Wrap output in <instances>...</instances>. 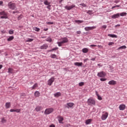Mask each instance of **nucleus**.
Segmentation results:
<instances>
[{"label":"nucleus","mask_w":127,"mask_h":127,"mask_svg":"<svg viewBox=\"0 0 127 127\" xmlns=\"http://www.w3.org/2000/svg\"><path fill=\"white\" fill-rule=\"evenodd\" d=\"M88 106H96V101L93 98H89L87 100Z\"/></svg>","instance_id":"1"},{"label":"nucleus","mask_w":127,"mask_h":127,"mask_svg":"<svg viewBox=\"0 0 127 127\" xmlns=\"http://www.w3.org/2000/svg\"><path fill=\"white\" fill-rule=\"evenodd\" d=\"M7 5L8 8H10V9H12L13 10H14V9H16V6L15 5V3H14L9 2L8 3Z\"/></svg>","instance_id":"2"},{"label":"nucleus","mask_w":127,"mask_h":127,"mask_svg":"<svg viewBox=\"0 0 127 127\" xmlns=\"http://www.w3.org/2000/svg\"><path fill=\"white\" fill-rule=\"evenodd\" d=\"M54 109L53 108L46 109L44 112L45 115H50L51 113H53Z\"/></svg>","instance_id":"3"},{"label":"nucleus","mask_w":127,"mask_h":127,"mask_svg":"<svg viewBox=\"0 0 127 127\" xmlns=\"http://www.w3.org/2000/svg\"><path fill=\"white\" fill-rule=\"evenodd\" d=\"M109 117V113L108 112H105L104 114H102L101 116V120L102 121H106Z\"/></svg>","instance_id":"4"},{"label":"nucleus","mask_w":127,"mask_h":127,"mask_svg":"<svg viewBox=\"0 0 127 127\" xmlns=\"http://www.w3.org/2000/svg\"><path fill=\"white\" fill-rule=\"evenodd\" d=\"M0 15H3L0 17V18H5V19L7 18V14H6V12H5L4 11L0 12Z\"/></svg>","instance_id":"5"},{"label":"nucleus","mask_w":127,"mask_h":127,"mask_svg":"<svg viewBox=\"0 0 127 127\" xmlns=\"http://www.w3.org/2000/svg\"><path fill=\"white\" fill-rule=\"evenodd\" d=\"M55 78L54 77H51L49 80L47 81V84L48 86H51L52 84H53V82H54Z\"/></svg>","instance_id":"6"},{"label":"nucleus","mask_w":127,"mask_h":127,"mask_svg":"<svg viewBox=\"0 0 127 127\" xmlns=\"http://www.w3.org/2000/svg\"><path fill=\"white\" fill-rule=\"evenodd\" d=\"M97 76L98 77H100V78H104V77L106 76V73H105L104 71L98 72L97 74Z\"/></svg>","instance_id":"7"},{"label":"nucleus","mask_w":127,"mask_h":127,"mask_svg":"<svg viewBox=\"0 0 127 127\" xmlns=\"http://www.w3.org/2000/svg\"><path fill=\"white\" fill-rule=\"evenodd\" d=\"M75 6H76L74 4H72L71 6L66 5L64 6V8H65V9H67V10H70V9H72V8H74Z\"/></svg>","instance_id":"8"},{"label":"nucleus","mask_w":127,"mask_h":127,"mask_svg":"<svg viewBox=\"0 0 127 127\" xmlns=\"http://www.w3.org/2000/svg\"><path fill=\"white\" fill-rule=\"evenodd\" d=\"M57 119H58L59 122L60 124H63V121H64V119L63 118V117L62 116H58L57 117Z\"/></svg>","instance_id":"9"},{"label":"nucleus","mask_w":127,"mask_h":127,"mask_svg":"<svg viewBox=\"0 0 127 127\" xmlns=\"http://www.w3.org/2000/svg\"><path fill=\"white\" fill-rule=\"evenodd\" d=\"M48 48V45L47 44H45L40 47V49H41L42 50H46V49H47Z\"/></svg>","instance_id":"10"},{"label":"nucleus","mask_w":127,"mask_h":127,"mask_svg":"<svg viewBox=\"0 0 127 127\" xmlns=\"http://www.w3.org/2000/svg\"><path fill=\"white\" fill-rule=\"evenodd\" d=\"M62 40V42L63 43V44H64V43H68V38L67 37H64V38H62L61 39Z\"/></svg>","instance_id":"11"},{"label":"nucleus","mask_w":127,"mask_h":127,"mask_svg":"<svg viewBox=\"0 0 127 127\" xmlns=\"http://www.w3.org/2000/svg\"><path fill=\"white\" fill-rule=\"evenodd\" d=\"M120 17V13L114 14L112 16V18L116 19V18H119Z\"/></svg>","instance_id":"12"},{"label":"nucleus","mask_w":127,"mask_h":127,"mask_svg":"<svg viewBox=\"0 0 127 127\" xmlns=\"http://www.w3.org/2000/svg\"><path fill=\"white\" fill-rule=\"evenodd\" d=\"M41 110H42V106H37L35 109V111H36V112H40Z\"/></svg>","instance_id":"13"},{"label":"nucleus","mask_w":127,"mask_h":127,"mask_svg":"<svg viewBox=\"0 0 127 127\" xmlns=\"http://www.w3.org/2000/svg\"><path fill=\"white\" fill-rule=\"evenodd\" d=\"M119 109L120 111H124L126 109V105L124 104H121L119 106Z\"/></svg>","instance_id":"14"},{"label":"nucleus","mask_w":127,"mask_h":127,"mask_svg":"<svg viewBox=\"0 0 127 127\" xmlns=\"http://www.w3.org/2000/svg\"><path fill=\"white\" fill-rule=\"evenodd\" d=\"M94 28H95V27H86L84 28V29L86 31H89V30H92Z\"/></svg>","instance_id":"15"},{"label":"nucleus","mask_w":127,"mask_h":127,"mask_svg":"<svg viewBox=\"0 0 127 127\" xmlns=\"http://www.w3.org/2000/svg\"><path fill=\"white\" fill-rule=\"evenodd\" d=\"M109 85H116L117 81L115 80H111L108 82Z\"/></svg>","instance_id":"16"},{"label":"nucleus","mask_w":127,"mask_h":127,"mask_svg":"<svg viewBox=\"0 0 127 127\" xmlns=\"http://www.w3.org/2000/svg\"><path fill=\"white\" fill-rule=\"evenodd\" d=\"M108 36H109V37H112V38H118V36H117V35L115 34H109L108 35Z\"/></svg>","instance_id":"17"},{"label":"nucleus","mask_w":127,"mask_h":127,"mask_svg":"<svg viewBox=\"0 0 127 127\" xmlns=\"http://www.w3.org/2000/svg\"><path fill=\"white\" fill-rule=\"evenodd\" d=\"M66 105L68 106V107H67V108H68V109H69V108H72V107H73L74 106V103H67Z\"/></svg>","instance_id":"18"},{"label":"nucleus","mask_w":127,"mask_h":127,"mask_svg":"<svg viewBox=\"0 0 127 127\" xmlns=\"http://www.w3.org/2000/svg\"><path fill=\"white\" fill-rule=\"evenodd\" d=\"M82 51L83 53H88V52H89V49L87 48H83L82 49Z\"/></svg>","instance_id":"19"},{"label":"nucleus","mask_w":127,"mask_h":127,"mask_svg":"<svg viewBox=\"0 0 127 127\" xmlns=\"http://www.w3.org/2000/svg\"><path fill=\"white\" fill-rule=\"evenodd\" d=\"M92 121H93V120L91 119L86 120L85 122L86 125H90V124H91L92 122Z\"/></svg>","instance_id":"20"},{"label":"nucleus","mask_w":127,"mask_h":127,"mask_svg":"<svg viewBox=\"0 0 127 127\" xmlns=\"http://www.w3.org/2000/svg\"><path fill=\"white\" fill-rule=\"evenodd\" d=\"M38 87V84L35 83L32 87L31 90H35L36 88Z\"/></svg>","instance_id":"21"},{"label":"nucleus","mask_w":127,"mask_h":127,"mask_svg":"<svg viewBox=\"0 0 127 127\" xmlns=\"http://www.w3.org/2000/svg\"><path fill=\"white\" fill-rule=\"evenodd\" d=\"M54 96L55 97H60V96H61V93H60V92H57V93H55L54 94Z\"/></svg>","instance_id":"22"},{"label":"nucleus","mask_w":127,"mask_h":127,"mask_svg":"<svg viewBox=\"0 0 127 127\" xmlns=\"http://www.w3.org/2000/svg\"><path fill=\"white\" fill-rule=\"evenodd\" d=\"M74 65H75V66H82V65H83V63H78V62H76V63H74Z\"/></svg>","instance_id":"23"},{"label":"nucleus","mask_w":127,"mask_h":127,"mask_svg":"<svg viewBox=\"0 0 127 127\" xmlns=\"http://www.w3.org/2000/svg\"><path fill=\"white\" fill-rule=\"evenodd\" d=\"M34 95L37 98H38L40 96V93L38 91H36L34 93Z\"/></svg>","instance_id":"24"},{"label":"nucleus","mask_w":127,"mask_h":127,"mask_svg":"<svg viewBox=\"0 0 127 127\" xmlns=\"http://www.w3.org/2000/svg\"><path fill=\"white\" fill-rule=\"evenodd\" d=\"M5 108H6V109H9V108H10V102L6 103Z\"/></svg>","instance_id":"25"},{"label":"nucleus","mask_w":127,"mask_h":127,"mask_svg":"<svg viewBox=\"0 0 127 127\" xmlns=\"http://www.w3.org/2000/svg\"><path fill=\"white\" fill-rule=\"evenodd\" d=\"M51 58L53 59H57V56L55 54H52L51 55Z\"/></svg>","instance_id":"26"},{"label":"nucleus","mask_w":127,"mask_h":127,"mask_svg":"<svg viewBox=\"0 0 127 127\" xmlns=\"http://www.w3.org/2000/svg\"><path fill=\"white\" fill-rule=\"evenodd\" d=\"M46 41H47L48 42H52V39L50 37H48L46 39Z\"/></svg>","instance_id":"27"},{"label":"nucleus","mask_w":127,"mask_h":127,"mask_svg":"<svg viewBox=\"0 0 127 127\" xmlns=\"http://www.w3.org/2000/svg\"><path fill=\"white\" fill-rule=\"evenodd\" d=\"M75 22H76V23H83V22H84L83 20H75Z\"/></svg>","instance_id":"28"},{"label":"nucleus","mask_w":127,"mask_h":127,"mask_svg":"<svg viewBox=\"0 0 127 127\" xmlns=\"http://www.w3.org/2000/svg\"><path fill=\"white\" fill-rule=\"evenodd\" d=\"M44 4H45V5H50V2H48V1H47V0H45L44 2Z\"/></svg>","instance_id":"29"},{"label":"nucleus","mask_w":127,"mask_h":127,"mask_svg":"<svg viewBox=\"0 0 127 127\" xmlns=\"http://www.w3.org/2000/svg\"><path fill=\"white\" fill-rule=\"evenodd\" d=\"M14 38V37L11 36L7 39V41H11Z\"/></svg>","instance_id":"30"},{"label":"nucleus","mask_w":127,"mask_h":127,"mask_svg":"<svg viewBox=\"0 0 127 127\" xmlns=\"http://www.w3.org/2000/svg\"><path fill=\"white\" fill-rule=\"evenodd\" d=\"M127 15V12H123L120 13V16H126Z\"/></svg>","instance_id":"31"},{"label":"nucleus","mask_w":127,"mask_h":127,"mask_svg":"<svg viewBox=\"0 0 127 127\" xmlns=\"http://www.w3.org/2000/svg\"><path fill=\"white\" fill-rule=\"evenodd\" d=\"M33 30H35V31H37L38 32L40 30V28H37L36 27L33 28Z\"/></svg>","instance_id":"32"},{"label":"nucleus","mask_w":127,"mask_h":127,"mask_svg":"<svg viewBox=\"0 0 127 127\" xmlns=\"http://www.w3.org/2000/svg\"><path fill=\"white\" fill-rule=\"evenodd\" d=\"M57 44H58V46H59L60 47H61V46H62V45H63V43L62 41L58 42Z\"/></svg>","instance_id":"33"},{"label":"nucleus","mask_w":127,"mask_h":127,"mask_svg":"<svg viewBox=\"0 0 127 127\" xmlns=\"http://www.w3.org/2000/svg\"><path fill=\"white\" fill-rule=\"evenodd\" d=\"M33 40V39L28 38V39L26 40V42H32Z\"/></svg>","instance_id":"34"},{"label":"nucleus","mask_w":127,"mask_h":127,"mask_svg":"<svg viewBox=\"0 0 127 127\" xmlns=\"http://www.w3.org/2000/svg\"><path fill=\"white\" fill-rule=\"evenodd\" d=\"M8 70V73H12V71H13V69H12V68H9Z\"/></svg>","instance_id":"35"},{"label":"nucleus","mask_w":127,"mask_h":127,"mask_svg":"<svg viewBox=\"0 0 127 127\" xmlns=\"http://www.w3.org/2000/svg\"><path fill=\"white\" fill-rule=\"evenodd\" d=\"M87 13H88V14H90L91 15V14H93V11H92V10H88L87 12Z\"/></svg>","instance_id":"36"},{"label":"nucleus","mask_w":127,"mask_h":127,"mask_svg":"<svg viewBox=\"0 0 127 127\" xmlns=\"http://www.w3.org/2000/svg\"><path fill=\"white\" fill-rule=\"evenodd\" d=\"M78 85L79 87H82V86H84V82H79Z\"/></svg>","instance_id":"37"},{"label":"nucleus","mask_w":127,"mask_h":127,"mask_svg":"<svg viewBox=\"0 0 127 127\" xmlns=\"http://www.w3.org/2000/svg\"><path fill=\"white\" fill-rule=\"evenodd\" d=\"M46 23L47 24H49L50 25L51 24H54L53 22H47Z\"/></svg>","instance_id":"38"},{"label":"nucleus","mask_w":127,"mask_h":127,"mask_svg":"<svg viewBox=\"0 0 127 127\" xmlns=\"http://www.w3.org/2000/svg\"><path fill=\"white\" fill-rule=\"evenodd\" d=\"M1 123H2L3 124H4V123H5V122H6V121L5 120V119H4V118L2 119L1 120Z\"/></svg>","instance_id":"39"},{"label":"nucleus","mask_w":127,"mask_h":127,"mask_svg":"<svg viewBox=\"0 0 127 127\" xmlns=\"http://www.w3.org/2000/svg\"><path fill=\"white\" fill-rule=\"evenodd\" d=\"M115 44V43L113 42H109V44H108V45L110 46L111 45H113Z\"/></svg>","instance_id":"40"},{"label":"nucleus","mask_w":127,"mask_h":127,"mask_svg":"<svg viewBox=\"0 0 127 127\" xmlns=\"http://www.w3.org/2000/svg\"><path fill=\"white\" fill-rule=\"evenodd\" d=\"M121 47V49H126V48H127V46H121V47Z\"/></svg>","instance_id":"41"},{"label":"nucleus","mask_w":127,"mask_h":127,"mask_svg":"<svg viewBox=\"0 0 127 127\" xmlns=\"http://www.w3.org/2000/svg\"><path fill=\"white\" fill-rule=\"evenodd\" d=\"M13 30H9V34H13Z\"/></svg>","instance_id":"42"},{"label":"nucleus","mask_w":127,"mask_h":127,"mask_svg":"<svg viewBox=\"0 0 127 127\" xmlns=\"http://www.w3.org/2000/svg\"><path fill=\"white\" fill-rule=\"evenodd\" d=\"M106 80H107V79L106 78H100V81H102V82H104Z\"/></svg>","instance_id":"43"},{"label":"nucleus","mask_w":127,"mask_h":127,"mask_svg":"<svg viewBox=\"0 0 127 127\" xmlns=\"http://www.w3.org/2000/svg\"><path fill=\"white\" fill-rule=\"evenodd\" d=\"M22 18V15H20L18 17V20H20Z\"/></svg>","instance_id":"44"},{"label":"nucleus","mask_w":127,"mask_h":127,"mask_svg":"<svg viewBox=\"0 0 127 127\" xmlns=\"http://www.w3.org/2000/svg\"><path fill=\"white\" fill-rule=\"evenodd\" d=\"M97 97L98 100H100V101L102 100V97L100 96L99 95H97Z\"/></svg>","instance_id":"45"},{"label":"nucleus","mask_w":127,"mask_h":127,"mask_svg":"<svg viewBox=\"0 0 127 127\" xmlns=\"http://www.w3.org/2000/svg\"><path fill=\"white\" fill-rule=\"evenodd\" d=\"M58 49V47L54 48L53 49H52V51H55V50H57Z\"/></svg>","instance_id":"46"},{"label":"nucleus","mask_w":127,"mask_h":127,"mask_svg":"<svg viewBox=\"0 0 127 127\" xmlns=\"http://www.w3.org/2000/svg\"><path fill=\"white\" fill-rule=\"evenodd\" d=\"M15 112H16V113H19L20 112V109H16L15 110Z\"/></svg>","instance_id":"47"},{"label":"nucleus","mask_w":127,"mask_h":127,"mask_svg":"<svg viewBox=\"0 0 127 127\" xmlns=\"http://www.w3.org/2000/svg\"><path fill=\"white\" fill-rule=\"evenodd\" d=\"M102 28H104V29H106V28H107V25H104L102 26Z\"/></svg>","instance_id":"48"},{"label":"nucleus","mask_w":127,"mask_h":127,"mask_svg":"<svg viewBox=\"0 0 127 127\" xmlns=\"http://www.w3.org/2000/svg\"><path fill=\"white\" fill-rule=\"evenodd\" d=\"M90 47H97V45H91L90 46Z\"/></svg>","instance_id":"49"},{"label":"nucleus","mask_w":127,"mask_h":127,"mask_svg":"<svg viewBox=\"0 0 127 127\" xmlns=\"http://www.w3.org/2000/svg\"><path fill=\"white\" fill-rule=\"evenodd\" d=\"M48 6H47V8H48V9H51L50 8L51 6V5H48Z\"/></svg>","instance_id":"50"},{"label":"nucleus","mask_w":127,"mask_h":127,"mask_svg":"<svg viewBox=\"0 0 127 127\" xmlns=\"http://www.w3.org/2000/svg\"><path fill=\"white\" fill-rule=\"evenodd\" d=\"M80 5H82V6H84V7H86V4L81 3Z\"/></svg>","instance_id":"51"},{"label":"nucleus","mask_w":127,"mask_h":127,"mask_svg":"<svg viewBox=\"0 0 127 127\" xmlns=\"http://www.w3.org/2000/svg\"><path fill=\"white\" fill-rule=\"evenodd\" d=\"M77 34H81V31H77L76 32Z\"/></svg>","instance_id":"52"},{"label":"nucleus","mask_w":127,"mask_h":127,"mask_svg":"<svg viewBox=\"0 0 127 127\" xmlns=\"http://www.w3.org/2000/svg\"><path fill=\"white\" fill-rule=\"evenodd\" d=\"M10 112H11V113H12L13 112H15V110H14V109H10Z\"/></svg>","instance_id":"53"},{"label":"nucleus","mask_w":127,"mask_h":127,"mask_svg":"<svg viewBox=\"0 0 127 127\" xmlns=\"http://www.w3.org/2000/svg\"><path fill=\"white\" fill-rule=\"evenodd\" d=\"M12 13H13V14H14V13H18V11H14L12 12Z\"/></svg>","instance_id":"54"},{"label":"nucleus","mask_w":127,"mask_h":127,"mask_svg":"<svg viewBox=\"0 0 127 127\" xmlns=\"http://www.w3.org/2000/svg\"><path fill=\"white\" fill-rule=\"evenodd\" d=\"M49 127H55V125L52 124L49 126Z\"/></svg>","instance_id":"55"},{"label":"nucleus","mask_w":127,"mask_h":127,"mask_svg":"<svg viewBox=\"0 0 127 127\" xmlns=\"http://www.w3.org/2000/svg\"><path fill=\"white\" fill-rule=\"evenodd\" d=\"M89 60V59H86L85 60H84V62H87Z\"/></svg>","instance_id":"56"},{"label":"nucleus","mask_w":127,"mask_h":127,"mask_svg":"<svg viewBox=\"0 0 127 127\" xmlns=\"http://www.w3.org/2000/svg\"><path fill=\"white\" fill-rule=\"evenodd\" d=\"M95 60H96V58H92L91 59V61H95Z\"/></svg>","instance_id":"57"},{"label":"nucleus","mask_w":127,"mask_h":127,"mask_svg":"<svg viewBox=\"0 0 127 127\" xmlns=\"http://www.w3.org/2000/svg\"><path fill=\"white\" fill-rule=\"evenodd\" d=\"M120 6H121V5H115V7H120Z\"/></svg>","instance_id":"58"},{"label":"nucleus","mask_w":127,"mask_h":127,"mask_svg":"<svg viewBox=\"0 0 127 127\" xmlns=\"http://www.w3.org/2000/svg\"><path fill=\"white\" fill-rule=\"evenodd\" d=\"M2 3H3V2H2V1H0V5H1Z\"/></svg>","instance_id":"59"},{"label":"nucleus","mask_w":127,"mask_h":127,"mask_svg":"<svg viewBox=\"0 0 127 127\" xmlns=\"http://www.w3.org/2000/svg\"><path fill=\"white\" fill-rule=\"evenodd\" d=\"M118 27H119V26H121V25L118 24V25H115V27H118Z\"/></svg>","instance_id":"60"},{"label":"nucleus","mask_w":127,"mask_h":127,"mask_svg":"<svg viewBox=\"0 0 127 127\" xmlns=\"http://www.w3.org/2000/svg\"><path fill=\"white\" fill-rule=\"evenodd\" d=\"M48 30V28L44 29V31H47Z\"/></svg>","instance_id":"61"},{"label":"nucleus","mask_w":127,"mask_h":127,"mask_svg":"<svg viewBox=\"0 0 127 127\" xmlns=\"http://www.w3.org/2000/svg\"><path fill=\"white\" fill-rule=\"evenodd\" d=\"M1 68H2V65L0 64V69H1Z\"/></svg>","instance_id":"62"},{"label":"nucleus","mask_w":127,"mask_h":127,"mask_svg":"<svg viewBox=\"0 0 127 127\" xmlns=\"http://www.w3.org/2000/svg\"><path fill=\"white\" fill-rule=\"evenodd\" d=\"M63 0H60L59 1V3H61V2H62V1H63Z\"/></svg>","instance_id":"63"},{"label":"nucleus","mask_w":127,"mask_h":127,"mask_svg":"<svg viewBox=\"0 0 127 127\" xmlns=\"http://www.w3.org/2000/svg\"><path fill=\"white\" fill-rule=\"evenodd\" d=\"M2 33H5V32L4 30L1 31Z\"/></svg>","instance_id":"64"}]
</instances>
